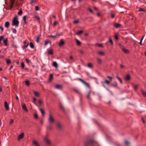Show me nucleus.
Wrapping results in <instances>:
<instances>
[{"instance_id": "nucleus-1", "label": "nucleus", "mask_w": 146, "mask_h": 146, "mask_svg": "<svg viewBox=\"0 0 146 146\" xmlns=\"http://www.w3.org/2000/svg\"><path fill=\"white\" fill-rule=\"evenodd\" d=\"M19 24V21L18 20L17 17V16H15L12 21V25L17 27Z\"/></svg>"}, {"instance_id": "nucleus-2", "label": "nucleus", "mask_w": 146, "mask_h": 146, "mask_svg": "<svg viewBox=\"0 0 146 146\" xmlns=\"http://www.w3.org/2000/svg\"><path fill=\"white\" fill-rule=\"evenodd\" d=\"M48 123L50 124H52L54 121V119L50 113L48 115Z\"/></svg>"}, {"instance_id": "nucleus-3", "label": "nucleus", "mask_w": 146, "mask_h": 146, "mask_svg": "<svg viewBox=\"0 0 146 146\" xmlns=\"http://www.w3.org/2000/svg\"><path fill=\"white\" fill-rule=\"evenodd\" d=\"M43 141L44 143L48 145L51 144V141L47 137H45L43 138Z\"/></svg>"}, {"instance_id": "nucleus-4", "label": "nucleus", "mask_w": 146, "mask_h": 146, "mask_svg": "<svg viewBox=\"0 0 146 146\" xmlns=\"http://www.w3.org/2000/svg\"><path fill=\"white\" fill-rule=\"evenodd\" d=\"M9 103L5 101L4 103V106L6 110L8 111L9 110Z\"/></svg>"}, {"instance_id": "nucleus-5", "label": "nucleus", "mask_w": 146, "mask_h": 146, "mask_svg": "<svg viewBox=\"0 0 146 146\" xmlns=\"http://www.w3.org/2000/svg\"><path fill=\"white\" fill-rule=\"evenodd\" d=\"M95 142L93 140H90L88 141H86L85 142V144L86 145H88L89 144H92L94 143H95Z\"/></svg>"}, {"instance_id": "nucleus-6", "label": "nucleus", "mask_w": 146, "mask_h": 146, "mask_svg": "<svg viewBox=\"0 0 146 146\" xmlns=\"http://www.w3.org/2000/svg\"><path fill=\"white\" fill-rule=\"evenodd\" d=\"M55 88L56 89L61 90L62 88V86L60 84H57L55 86Z\"/></svg>"}, {"instance_id": "nucleus-7", "label": "nucleus", "mask_w": 146, "mask_h": 146, "mask_svg": "<svg viewBox=\"0 0 146 146\" xmlns=\"http://www.w3.org/2000/svg\"><path fill=\"white\" fill-rule=\"evenodd\" d=\"M22 108L23 110H24L25 112H28V110L27 109L25 104H24L22 105Z\"/></svg>"}, {"instance_id": "nucleus-8", "label": "nucleus", "mask_w": 146, "mask_h": 146, "mask_svg": "<svg viewBox=\"0 0 146 146\" xmlns=\"http://www.w3.org/2000/svg\"><path fill=\"white\" fill-rule=\"evenodd\" d=\"M64 43L65 42L64 41H63V40L61 39L60 40V42H59V46H60L61 47L64 45Z\"/></svg>"}, {"instance_id": "nucleus-9", "label": "nucleus", "mask_w": 146, "mask_h": 146, "mask_svg": "<svg viewBox=\"0 0 146 146\" xmlns=\"http://www.w3.org/2000/svg\"><path fill=\"white\" fill-rule=\"evenodd\" d=\"M33 102L35 104L38 103L40 106L42 105L43 104V101H33Z\"/></svg>"}, {"instance_id": "nucleus-10", "label": "nucleus", "mask_w": 146, "mask_h": 146, "mask_svg": "<svg viewBox=\"0 0 146 146\" xmlns=\"http://www.w3.org/2000/svg\"><path fill=\"white\" fill-rule=\"evenodd\" d=\"M24 137V134L23 133H22L21 134L19 135L18 137V139L19 140L23 138Z\"/></svg>"}, {"instance_id": "nucleus-11", "label": "nucleus", "mask_w": 146, "mask_h": 146, "mask_svg": "<svg viewBox=\"0 0 146 146\" xmlns=\"http://www.w3.org/2000/svg\"><path fill=\"white\" fill-rule=\"evenodd\" d=\"M130 76L128 74L125 76L124 78V79L126 81H128L130 79Z\"/></svg>"}, {"instance_id": "nucleus-12", "label": "nucleus", "mask_w": 146, "mask_h": 146, "mask_svg": "<svg viewBox=\"0 0 146 146\" xmlns=\"http://www.w3.org/2000/svg\"><path fill=\"white\" fill-rule=\"evenodd\" d=\"M122 50L123 51L125 54H128L129 53V50L125 48H123L122 49Z\"/></svg>"}, {"instance_id": "nucleus-13", "label": "nucleus", "mask_w": 146, "mask_h": 146, "mask_svg": "<svg viewBox=\"0 0 146 146\" xmlns=\"http://www.w3.org/2000/svg\"><path fill=\"white\" fill-rule=\"evenodd\" d=\"M53 78V75L52 74H50L49 76V78L48 79V81L50 82H51Z\"/></svg>"}, {"instance_id": "nucleus-14", "label": "nucleus", "mask_w": 146, "mask_h": 146, "mask_svg": "<svg viewBox=\"0 0 146 146\" xmlns=\"http://www.w3.org/2000/svg\"><path fill=\"white\" fill-rule=\"evenodd\" d=\"M3 43L4 44L5 46H7L8 45V39L6 38L5 39L3 40Z\"/></svg>"}, {"instance_id": "nucleus-15", "label": "nucleus", "mask_w": 146, "mask_h": 146, "mask_svg": "<svg viewBox=\"0 0 146 146\" xmlns=\"http://www.w3.org/2000/svg\"><path fill=\"white\" fill-rule=\"evenodd\" d=\"M78 80H79V81H80L81 82H82V83L84 84H85L86 85H88V84L86 82H84L83 80L82 79L80 78H78Z\"/></svg>"}, {"instance_id": "nucleus-16", "label": "nucleus", "mask_w": 146, "mask_h": 146, "mask_svg": "<svg viewBox=\"0 0 146 146\" xmlns=\"http://www.w3.org/2000/svg\"><path fill=\"white\" fill-rule=\"evenodd\" d=\"M33 143L35 146H39L38 143L35 140H33Z\"/></svg>"}, {"instance_id": "nucleus-17", "label": "nucleus", "mask_w": 146, "mask_h": 146, "mask_svg": "<svg viewBox=\"0 0 146 146\" xmlns=\"http://www.w3.org/2000/svg\"><path fill=\"white\" fill-rule=\"evenodd\" d=\"M98 54L101 56H104L105 55V53L104 52L99 51L98 52Z\"/></svg>"}, {"instance_id": "nucleus-18", "label": "nucleus", "mask_w": 146, "mask_h": 146, "mask_svg": "<svg viewBox=\"0 0 146 146\" xmlns=\"http://www.w3.org/2000/svg\"><path fill=\"white\" fill-rule=\"evenodd\" d=\"M74 91L75 92L78 94H80V91L77 89L76 88H74L73 89Z\"/></svg>"}, {"instance_id": "nucleus-19", "label": "nucleus", "mask_w": 146, "mask_h": 146, "mask_svg": "<svg viewBox=\"0 0 146 146\" xmlns=\"http://www.w3.org/2000/svg\"><path fill=\"white\" fill-rule=\"evenodd\" d=\"M141 92L143 96L145 97H146V92L144 91L142 89L141 90Z\"/></svg>"}, {"instance_id": "nucleus-20", "label": "nucleus", "mask_w": 146, "mask_h": 146, "mask_svg": "<svg viewBox=\"0 0 146 146\" xmlns=\"http://www.w3.org/2000/svg\"><path fill=\"white\" fill-rule=\"evenodd\" d=\"M9 25L10 23L8 21H7L5 23V27L7 28L9 27Z\"/></svg>"}, {"instance_id": "nucleus-21", "label": "nucleus", "mask_w": 146, "mask_h": 146, "mask_svg": "<svg viewBox=\"0 0 146 146\" xmlns=\"http://www.w3.org/2000/svg\"><path fill=\"white\" fill-rule=\"evenodd\" d=\"M97 63L100 64H101L102 63V61L99 58H97Z\"/></svg>"}, {"instance_id": "nucleus-22", "label": "nucleus", "mask_w": 146, "mask_h": 146, "mask_svg": "<svg viewBox=\"0 0 146 146\" xmlns=\"http://www.w3.org/2000/svg\"><path fill=\"white\" fill-rule=\"evenodd\" d=\"M57 127L59 129H61L62 128L61 125L59 123H57Z\"/></svg>"}, {"instance_id": "nucleus-23", "label": "nucleus", "mask_w": 146, "mask_h": 146, "mask_svg": "<svg viewBox=\"0 0 146 146\" xmlns=\"http://www.w3.org/2000/svg\"><path fill=\"white\" fill-rule=\"evenodd\" d=\"M29 44L28 43L27 44H24L23 45L22 47V48L23 50L25 49L28 46Z\"/></svg>"}, {"instance_id": "nucleus-24", "label": "nucleus", "mask_w": 146, "mask_h": 146, "mask_svg": "<svg viewBox=\"0 0 146 146\" xmlns=\"http://www.w3.org/2000/svg\"><path fill=\"white\" fill-rule=\"evenodd\" d=\"M48 54L52 55L53 54V52L52 49L50 50L48 52Z\"/></svg>"}, {"instance_id": "nucleus-25", "label": "nucleus", "mask_w": 146, "mask_h": 146, "mask_svg": "<svg viewBox=\"0 0 146 146\" xmlns=\"http://www.w3.org/2000/svg\"><path fill=\"white\" fill-rule=\"evenodd\" d=\"M76 40L77 44L78 46H80L81 45V42L77 39H76Z\"/></svg>"}, {"instance_id": "nucleus-26", "label": "nucleus", "mask_w": 146, "mask_h": 146, "mask_svg": "<svg viewBox=\"0 0 146 146\" xmlns=\"http://www.w3.org/2000/svg\"><path fill=\"white\" fill-rule=\"evenodd\" d=\"M51 42L50 40H46L45 41L44 44L45 45H47L48 43H50Z\"/></svg>"}, {"instance_id": "nucleus-27", "label": "nucleus", "mask_w": 146, "mask_h": 146, "mask_svg": "<svg viewBox=\"0 0 146 146\" xmlns=\"http://www.w3.org/2000/svg\"><path fill=\"white\" fill-rule=\"evenodd\" d=\"M121 26V25L120 24H119L118 23H115L114 25V26L115 28H118L120 27Z\"/></svg>"}, {"instance_id": "nucleus-28", "label": "nucleus", "mask_w": 146, "mask_h": 146, "mask_svg": "<svg viewBox=\"0 0 146 146\" xmlns=\"http://www.w3.org/2000/svg\"><path fill=\"white\" fill-rule=\"evenodd\" d=\"M29 45L31 48H34V45L33 43H32L31 42L30 43Z\"/></svg>"}, {"instance_id": "nucleus-29", "label": "nucleus", "mask_w": 146, "mask_h": 146, "mask_svg": "<svg viewBox=\"0 0 146 146\" xmlns=\"http://www.w3.org/2000/svg\"><path fill=\"white\" fill-rule=\"evenodd\" d=\"M33 92L34 93L35 96H36L37 97H38L39 96V94L38 92L35 91H34Z\"/></svg>"}, {"instance_id": "nucleus-30", "label": "nucleus", "mask_w": 146, "mask_h": 146, "mask_svg": "<svg viewBox=\"0 0 146 146\" xmlns=\"http://www.w3.org/2000/svg\"><path fill=\"white\" fill-rule=\"evenodd\" d=\"M112 86L114 87H117V84L116 82H115L114 83L112 84Z\"/></svg>"}, {"instance_id": "nucleus-31", "label": "nucleus", "mask_w": 146, "mask_h": 146, "mask_svg": "<svg viewBox=\"0 0 146 146\" xmlns=\"http://www.w3.org/2000/svg\"><path fill=\"white\" fill-rule=\"evenodd\" d=\"M23 12L21 9H20L19 12L18 13V14L19 15H21L23 14Z\"/></svg>"}, {"instance_id": "nucleus-32", "label": "nucleus", "mask_w": 146, "mask_h": 146, "mask_svg": "<svg viewBox=\"0 0 146 146\" xmlns=\"http://www.w3.org/2000/svg\"><path fill=\"white\" fill-rule=\"evenodd\" d=\"M83 31H79L76 33V34L77 35H79L81 34L82 33Z\"/></svg>"}, {"instance_id": "nucleus-33", "label": "nucleus", "mask_w": 146, "mask_h": 146, "mask_svg": "<svg viewBox=\"0 0 146 146\" xmlns=\"http://www.w3.org/2000/svg\"><path fill=\"white\" fill-rule=\"evenodd\" d=\"M95 46H98L99 47H103V46L101 44L98 43H96L95 44Z\"/></svg>"}, {"instance_id": "nucleus-34", "label": "nucleus", "mask_w": 146, "mask_h": 146, "mask_svg": "<svg viewBox=\"0 0 146 146\" xmlns=\"http://www.w3.org/2000/svg\"><path fill=\"white\" fill-rule=\"evenodd\" d=\"M116 78L119 81L120 83L121 84H122L123 83L121 79L119 77H118V76H117Z\"/></svg>"}, {"instance_id": "nucleus-35", "label": "nucleus", "mask_w": 146, "mask_h": 146, "mask_svg": "<svg viewBox=\"0 0 146 146\" xmlns=\"http://www.w3.org/2000/svg\"><path fill=\"white\" fill-rule=\"evenodd\" d=\"M25 84L27 86H29L30 84L29 81V80L26 81H25Z\"/></svg>"}, {"instance_id": "nucleus-36", "label": "nucleus", "mask_w": 146, "mask_h": 146, "mask_svg": "<svg viewBox=\"0 0 146 146\" xmlns=\"http://www.w3.org/2000/svg\"><path fill=\"white\" fill-rule=\"evenodd\" d=\"M34 17L36 19H37L39 21H40V19L38 16L35 15Z\"/></svg>"}, {"instance_id": "nucleus-37", "label": "nucleus", "mask_w": 146, "mask_h": 146, "mask_svg": "<svg viewBox=\"0 0 146 146\" xmlns=\"http://www.w3.org/2000/svg\"><path fill=\"white\" fill-rule=\"evenodd\" d=\"M40 110L41 113L42 115H44L45 113V112L44 110L42 109H40Z\"/></svg>"}, {"instance_id": "nucleus-38", "label": "nucleus", "mask_w": 146, "mask_h": 146, "mask_svg": "<svg viewBox=\"0 0 146 146\" xmlns=\"http://www.w3.org/2000/svg\"><path fill=\"white\" fill-rule=\"evenodd\" d=\"M88 67L90 68H92L93 67L92 64L91 63H88Z\"/></svg>"}, {"instance_id": "nucleus-39", "label": "nucleus", "mask_w": 146, "mask_h": 146, "mask_svg": "<svg viewBox=\"0 0 146 146\" xmlns=\"http://www.w3.org/2000/svg\"><path fill=\"white\" fill-rule=\"evenodd\" d=\"M90 92H89L88 93L87 95V97L88 98V99H90Z\"/></svg>"}, {"instance_id": "nucleus-40", "label": "nucleus", "mask_w": 146, "mask_h": 146, "mask_svg": "<svg viewBox=\"0 0 146 146\" xmlns=\"http://www.w3.org/2000/svg\"><path fill=\"white\" fill-rule=\"evenodd\" d=\"M48 37H51L52 38H56V35H48Z\"/></svg>"}, {"instance_id": "nucleus-41", "label": "nucleus", "mask_w": 146, "mask_h": 146, "mask_svg": "<svg viewBox=\"0 0 146 146\" xmlns=\"http://www.w3.org/2000/svg\"><path fill=\"white\" fill-rule=\"evenodd\" d=\"M53 65L55 67H57L58 66L56 62H54L53 63Z\"/></svg>"}, {"instance_id": "nucleus-42", "label": "nucleus", "mask_w": 146, "mask_h": 146, "mask_svg": "<svg viewBox=\"0 0 146 146\" xmlns=\"http://www.w3.org/2000/svg\"><path fill=\"white\" fill-rule=\"evenodd\" d=\"M138 86H139V85H135L134 87V89L135 91H136L137 90Z\"/></svg>"}, {"instance_id": "nucleus-43", "label": "nucleus", "mask_w": 146, "mask_h": 146, "mask_svg": "<svg viewBox=\"0 0 146 146\" xmlns=\"http://www.w3.org/2000/svg\"><path fill=\"white\" fill-rule=\"evenodd\" d=\"M25 64L24 63L22 62L21 63V67L22 69H23L25 67Z\"/></svg>"}, {"instance_id": "nucleus-44", "label": "nucleus", "mask_w": 146, "mask_h": 146, "mask_svg": "<svg viewBox=\"0 0 146 146\" xmlns=\"http://www.w3.org/2000/svg\"><path fill=\"white\" fill-rule=\"evenodd\" d=\"M60 107L62 110L63 111L64 110V106L61 104H60Z\"/></svg>"}, {"instance_id": "nucleus-45", "label": "nucleus", "mask_w": 146, "mask_h": 146, "mask_svg": "<svg viewBox=\"0 0 146 146\" xmlns=\"http://www.w3.org/2000/svg\"><path fill=\"white\" fill-rule=\"evenodd\" d=\"M62 35V33H56V37L57 36H60Z\"/></svg>"}, {"instance_id": "nucleus-46", "label": "nucleus", "mask_w": 146, "mask_h": 146, "mask_svg": "<svg viewBox=\"0 0 146 146\" xmlns=\"http://www.w3.org/2000/svg\"><path fill=\"white\" fill-rule=\"evenodd\" d=\"M104 82L106 84L108 85L109 84L110 82L109 81L106 80L104 81Z\"/></svg>"}, {"instance_id": "nucleus-47", "label": "nucleus", "mask_w": 146, "mask_h": 146, "mask_svg": "<svg viewBox=\"0 0 146 146\" xmlns=\"http://www.w3.org/2000/svg\"><path fill=\"white\" fill-rule=\"evenodd\" d=\"M12 30L13 31V32L14 33L16 34V33L17 31L15 29H13V28H12Z\"/></svg>"}, {"instance_id": "nucleus-48", "label": "nucleus", "mask_w": 146, "mask_h": 146, "mask_svg": "<svg viewBox=\"0 0 146 146\" xmlns=\"http://www.w3.org/2000/svg\"><path fill=\"white\" fill-rule=\"evenodd\" d=\"M40 36H39V35H38L37 36V39H36V42H37L38 43L39 42V39L40 38Z\"/></svg>"}, {"instance_id": "nucleus-49", "label": "nucleus", "mask_w": 146, "mask_h": 146, "mask_svg": "<svg viewBox=\"0 0 146 146\" xmlns=\"http://www.w3.org/2000/svg\"><path fill=\"white\" fill-rule=\"evenodd\" d=\"M4 38V36H2L0 37V45L1 44V41L3 40Z\"/></svg>"}, {"instance_id": "nucleus-50", "label": "nucleus", "mask_w": 146, "mask_h": 146, "mask_svg": "<svg viewBox=\"0 0 146 146\" xmlns=\"http://www.w3.org/2000/svg\"><path fill=\"white\" fill-rule=\"evenodd\" d=\"M15 1V0H10V3L11 4H14Z\"/></svg>"}, {"instance_id": "nucleus-51", "label": "nucleus", "mask_w": 146, "mask_h": 146, "mask_svg": "<svg viewBox=\"0 0 146 146\" xmlns=\"http://www.w3.org/2000/svg\"><path fill=\"white\" fill-rule=\"evenodd\" d=\"M11 60L10 59L7 60L6 59V63L7 64H9L11 62Z\"/></svg>"}, {"instance_id": "nucleus-52", "label": "nucleus", "mask_w": 146, "mask_h": 146, "mask_svg": "<svg viewBox=\"0 0 146 146\" xmlns=\"http://www.w3.org/2000/svg\"><path fill=\"white\" fill-rule=\"evenodd\" d=\"M144 37V36H142L140 40V41L139 43H140V45H142V40H143V39Z\"/></svg>"}, {"instance_id": "nucleus-53", "label": "nucleus", "mask_w": 146, "mask_h": 146, "mask_svg": "<svg viewBox=\"0 0 146 146\" xmlns=\"http://www.w3.org/2000/svg\"><path fill=\"white\" fill-rule=\"evenodd\" d=\"M109 42L111 43V45H113V42L112 40H111V38H110L109 39Z\"/></svg>"}, {"instance_id": "nucleus-54", "label": "nucleus", "mask_w": 146, "mask_h": 146, "mask_svg": "<svg viewBox=\"0 0 146 146\" xmlns=\"http://www.w3.org/2000/svg\"><path fill=\"white\" fill-rule=\"evenodd\" d=\"M34 117L36 119H38V116L36 114H34Z\"/></svg>"}, {"instance_id": "nucleus-55", "label": "nucleus", "mask_w": 146, "mask_h": 146, "mask_svg": "<svg viewBox=\"0 0 146 146\" xmlns=\"http://www.w3.org/2000/svg\"><path fill=\"white\" fill-rule=\"evenodd\" d=\"M107 77L109 79V80L111 81L112 80V78L111 77L109 76H107Z\"/></svg>"}, {"instance_id": "nucleus-56", "label": "nucleus", "mask_w": 146, "mask_h": 146, "mask_svg": "<svg viewBox=\"0 0 146 146\" xmlns=\"http://www.w3.org/2000/svg\"><path fill=\"white\" fill-rule=\"evenodd\" d=\"M25 60H26V62L27 63H29L30 62V60L27 58H26L25 59Z\"/></svg>"}, {"instance_id": "nucleus-57", "label": "nucleus", "mask_w": 146, "mask_h": 146, "mask_svg": "<svg viewBox=\"0 0 146 146\" xmlns=\"http://www.w3.org/2000/svg\"><path fill=\"white\" fill-rule=\"evenodd\" d=\"M125 143L127 145H128L129 144V143L127 141H125Z\"/></svg>"}, {"instance_id": "nucleus-58", "label": "nucleus", "mask_w": 146, "mask_h": 146, "mask_svg": "<svg viewBox=\"0 0 146 146\" xmlns=\"http://www.w3.org/2000/svg\"><path fill=\"white\" fill-rule=\"evenodd\" d=\"M139 12L144 11V10L142 8H140L139 10Z\"/></svg>"}, {"instance_id": "nucleus-59", "label": "nucleus", "mask_w": 146, "mask_h": 146, "mask_svg": "<svg viewBox=\"0 0 146 146\" xmlns=\"http://www.w3.org/2000/svg\"><path fill=\"white\" fill-rule=\"evenodd\" d=\"M79 22V21L77 20H76L74 21L73 23L74 24H76L78 23Z\"/></svg>"}, {"instance_id": "nucleus-60", "label": "nucleus", "mask_w": 146, "mask_h": 146, "mask_svg": "<svg viewBox=\"0 0 146 146\" xmlns=\"http://www.w3.org/2000/svg\"><path fill=\"white\" fill-rule=\"evenodd\" d=\"M35 10H36V11H37L39 10V8L38 6H35Z\"/></svg>"}, {"instance_id": "nucleus-61", "label": "nucleus", "mask_w": 146, "mask_h": 146, "mask_svg": "<svg viewBox=\"0 0 146 146\" xmlns=\"http://www.w3.org/2000/svg\"><path fill=\"white\" fill-rule=\"evenodd\" d=\"M58 23V22H57L56 21H55L53 23V26H55Z\"/></svg>"}, {"instance_id": "nucleus-62", "label": "nucleus", "mask_w": 146, "mask_h": 146, "mask_svg": "<svg viewBox=\"0 0 146 146\" xmlns=\"http://www.w3.org/2000/svg\"><path fill=\"white\" fill-rule=\"evenodd\" d=\"M26 16H24L23 17V20H24V21H25V20H26Z\"/></svg>"}, {"instance_id": "nucleus-63", "label": "nucleus", "mask_w": 146, "mask_h": 146, "mask_svg": "<svg viewBox=\"0 0 146 146\" xmlns=\"http://www.w3.org/2000/svg\"><path fill=\"white\" fill-rule=\"evenodd\" d=\"M0 29L2 31H3L4 29L3 27L1 26H0Z\"/></svg>"}, {"instance_id": "nucleus-64", "label": "nucleus", "mask_w": 146, "mask_h": 146, "mask_svg": "<svg viewBox=\"0 0 146 146\" xmlns=\"http://www.w3.org/2000/svg\"><path fill=\"white\" fill-rule=\"evenodd\" d=\"M115 17V15L113 14H111V17L112 18H113Z\"/></svg>"}]
</instances>
